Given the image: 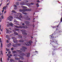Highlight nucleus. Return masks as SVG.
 I'll return each instance as SVG.
<instances>
[{"label":"nucleus","instance_id":"nucleus-1","mask_svg":"<svg viewBox=\"0 0 62 62\" xmlns=\"http://www.w3.org/2000/svg\"><path fill=\"white\" fill-rule=\"evenodd\" d=\"M25 55V54L24 53H21L20 55H18V56L19 57H20V58L21 59H23V55Z\"/></svg>","mask_w":62,"mask_h":62},{"label":"nucleus","instance_id":"nucleus-2","mask_svg":"<svg viewBox=\"0 0 62 62\" xmlns=\"http://www.w3.org/2000/svg\"><path fill=\"white\" fill-rule=\"evenodd\" d=\"M12 39H13V41L14 43H18V40H17L16 38H15V37H12Z\"/></svg>","mask_w":62,"mask_h":62},{"label":"nucleus","instance_id":"nucleus-3","mask_svg":"<svg viewBox=\"0 0 62 62\" xmlns=\"http://www.w3.org/2000/svg\"><path fill=\"white\" fill-rule=\"evenodd\" d=\"M31 41H30L29 42H26L25 43V44L27 46H30L31 45Z\"/></svg>","mask_w":62,"mask_h":62},{"label":"nucleus","instance_id":"nucleus-4","mask_svg":"<svg viewBox=\"0 0 62 62\" xmlns=\"http://www.w3.org/2000/svg\"><path fill=\"white\" fill-rule=\"evenodd\" d=\"M21 31V32H22V33L23 35H27V33H24L26 32V30H22Z\"/></svg>","mask_w":62,"mask_h":62},{"label":"nucleus","instance_id":"nucleus-5","mask_svg":"<svg viewBox=\"0 0 62 62\" xmlns=\"http://www.w3.org/2000/svg\"><path fill=\"white\" fill-rule=\"evenodd\" d=\"M23 48L20 49V50H21L22 52H25V49H26L27 48L25 46H23Z\"/></svg>","mask_w":62,"mask_h":62},{"label":"nucleus","instance_id":"nucleus-6","mask_svg":"<svg viewBox=\"0 0 62 62\" xmlns=\"http://www.w3.org/2000/svg\"><path fill=\"white\" fill-rule=\"evenodd\" d=\"M12 19H13V17L12 16H10L7 18V19L9 21H11Z\"/></svg>","mask_w":62,"mask_h":62},{"label":"nucleus","instance_id":"nucleus-7","mask_svg":"<svg viewBox=\"0 0 62 62\" xmlns=\"http://www.w3.org/2000/svg\"><path fill=\"white\" fill-rule=\"evenodd\" d=\"M53 48H52V50H53V53H52V54L53 55H54V54H55V49H54L55 48H54V47H53Z\"/></svg>","mask_w":62,"mask_h":62},{"label":"nucleus","instance_id":"nucleus-8","mask_svg":"<svg viewBox=\"0 0 62 62\" xmlns=\"http://www.w3.org/2000/svg\"><path fill=\"white\" fill-rule=\"evenodd\" d=\"M25 8H23V10L22 9H20L19 11L20 12H25Z\"/></svg>","mask_w":62,"mask_h":62},{"label":"nucleus","instance_id":"nucleus-9","mask_svg":"<svg viewBox=\"0 0 62 62\" xmlns=\"http://www.w3.org/2000/svg\"><path fill=\"white\" fill-rule=\"evenodd\" d=\"M17 14L18 15H19V17L20 18H21L22 17V16H21L22 15V14L20 13H18Z\"/></svg>","mask_w":62,"mask_h":62},{"label":"nucleus","instance_id":"nucleus-10","mask_svg":"<svg viewBox=\"0 0 62 62\" xmlns=\"http://www.w3.org/2000/svg\"><path fill=\"white\" fill-rule=\"evenodd\" d=\"M26 56L27 57H30V54L29 53H26Z\"/></svg>","mask_w":62,"mask_h":62},{"label":"nucleus","instance_id":"nucleus-11","mask_svg":"<svg viewBox=\"0 0 62 62\" xmlns=\"http://www.w3.org/2000/svg\"><path fill=\"white\" fill-rule=\"evenodd\" d=\"M24 23L26 24H29L30 22L28 21H24Z\"/></svg>","mask_w":62,"mask_h":62},{"label":"nucleus","instance_id":"nucleus-12","mask_svg":"<svg viewBox=\"0 0 62 62\" xmlns=\"http://www.w3.org/2000/svg\"><path fill=\"white\" fill-rule=\"evenodd\" d=\"M25 11H31V9L29 8L28 9H25Z\"/></svg>","mask_w":62,"mask_h":62},{"label":"nucleus","instance_id":"nucleus-13","mask_svg":"<svg viewBox=\"0 0 62 62\" xmlns=\"http://www.w3.org/2000/svg\"><path fill=\"white\" fill-rule=\"evenodd\" d=\"M18 38L19 39H20V38H23V36H22L21 35H18Z\"/></svg>","mask_w":62,"mask_h":62},{"label":"nucleus","instance_id":"nucleus-14","mask_svg":"<svg viewBox=\"0 0 62 62\" xmlns=\"http://www.w3.org/2000/svg\"><path fill=\"white\" fill-rule=\"evenodd\" d=\"M15 45L16 46H21V44L19 43L16 44Z\"/></svg>","mask_w":62,"mask_h":62},{"label":"nucleus","instance_id":"nucleus-15","mask_svg":"<svg viewBox=\"0 0 62 62\" xmlns=\"http://www.w3.org/2000/svg\"><path fill=\"white\" fill-rule=\"evenodd\" d=\"M15 59L16 60H20V58L15 57Z\"/></svg>","mask_w":62,"mask_h":62},{"label":"nucleus","instance_id":"nucleus-16","mask_svg":"<svg viewBox=\"0 0 62 62\" xmlns=\"http://www.w3.org/2000/svg\"><path fill=\"white\" fill-rule=\"evenodd\" d=\"M27 27H27V26H23V28H25L26 29V28H27Z\"/></svg>","mask_w":62,"mask_h":62},{"label":"nucleus","instance_id":"nucleus-17","mask_svg":"<svg viewBox=\"0 0 62 62\" xmlns=\"http://www.w3.org/2000/svg\"><path fill=\"white\" fill-rule=\"evenodd\" d=\"M16 51L17 52H19V53H22V51L20 50H18L17 49L16 50Z\"/></svg>","mask_w":62,"mask_h":62},{"label":"nucleus","instance_id":"nucleus-18","mask_svg":"<svg viewBox=\"0 0 62 62\" xmlns=\"http://www.w3.org/2000/svg\"><path fill=\"white\" fill-rule=\"evenodd\" d=\"M23 40L21 39L19 41V42H23Z\"/></svg>","mask_w":62,"mask_h":62},{"label":"nucleus","instance_id":"nucleus-19","mask_svg":"<svg viewBox=\"0 0 62 62\" xmlns=\"http://www.w3.org/2000/svg\"><path fill=\"white\" fill-rule=\"evenodd\" d=\"M21 7L22 8H27V7H26L23 6H21Z\"/></svg>","mask_w":62,"mask_h":62},{"label":"nucleus","instance_id":"nucleus-20","mask_svg":"<svg viewBox=\"0 0 62 62\" xmlns=\"http://www.w3.org/2000/svg\"><path fill=\"white\" fill-rule=\"evenodd\" d=\"M15 27H16V28H19V26H17V25H15Z\"/></svg>","mask_w":62,"mask_h":62},{"label":"nucleus","instance_id":"nucleus-21","mask_svg":"<svg viewBox=\"0 0 62 62\" xmlns=\"http://www.w3.org/2000/svg\"><path fill=\"white\" fill-rule=\"evenodd\" d=\"M13 46L14 47H17V46L16 45L13 44Z\"/></svg>","mask_w":62,"mask_h":62},{"label":"nucleus","instance_id":"nucleus-22","mask_svg":"<svg viewBox=\"0 0 62 62\" xmlns=\"http://www.w3.org/2000/svg\"><path fill=\"white\" fill-rule=\"evenodd\" d=\"M10 61L11 62H14V60H13L12 59H10Z\"/></svg>","mask_w":62,"mask_h":62},{"label":"nucleus","instance_id":"nucleus-23","mask_svg":"<svg viewBox=\"0 0 62 62\" xmlns=\"http://www.w3.org/2000/svg\"><path fill=\"white\" fill-rule=\"evenodd\" d=\"M12 12L13 13H16V12L14 10H13L12 11Z\"/></svg>","mask_w":62,"mask_h":62},{"label":"nucleus","instance_id":"nucleus-24","mask_svg":"<svg viewBox=\"0 0 62 62\" xmlns=\"http://www.w3.org/2000/svg\"><path fill=\"white\" fill-rule=\"evenodd\" d=\"M13 56H15V57H17L18 55L16 54H13Z\"/></svg>","mask_w":62,"mask_h":62},{"label":"nucleus","instance_id":"nucleus-25","mask_svg":"<svg viewBox=\"0 0 62 62\" xmlns=\"http://www.w3.org/2000/svg\"><path fill=\"white\" fill-rule=\"evenodd\" d=\"M14 34L16 35H18V34L16 32H14Z\"/></svg>","mask_w":62,"mask_h":62},{"label":"nucleus","instance_id":"nucleus-26","mask_svg":"<svg viewBox=\"0 0 62 62\" xmlns=\"http://www.w3.org/2000/svg\"><path fill=\"white\" fill-rule=\"evenodd\" d=\"M19 28H22L23 27V26H19Z\"/></svg>","mask_w":62,"mask_h":62},{"label":"nucleus","instance_id":"nucleus-27","mask_svg":"<svg viewBox=\"0 0 62 62\" xmlns=\"http://www.w3.org/2000/svg\"><path fill=\"white\" fill-rule=\"evenodd\" d=\"M14 22L17 23H18V21H17V20H16L14 19Z\"/></svg>","mask_w":62,"mask_h":62},{"label":"nucleus","instance_id":"nucleus-28","mask_svg":"<svg viewBox=\"0 0 62 62\" xmlns=\"http://www.w3.org/2000/svg\"><path fill=\"white\" fill-rule=\"evenodd\" d=\"M16 5H17V6H18L19 5V2H16Z\"/></svg>","mask_w":62,"mask_h":62},{"label":"nucleus","instance_id":"nucleus-29","mask_svg":"<svg viewBox=\"0 0 62 62\" xmlns=\"http://www.w3.org/2000/svg\"><path fill=\"white\" fill-rule=\"evenodd\" d=\"M26 20H30V18L28 17H27L26 18Z\"/></svg>","mask_w":62,"mask_h":62},{"label":"nucleus","instance_id":"nucleus-30","mask_svg":"<svg viewBox=\"0 0 62 62\" xmlns=\"http://www.w3.org/2000/svg\"><path fill=\"white\" fill-rule=\"evenodd\" d=\"M1 46H0V47L1 48H2L3 47V44L2 43H1Z\"/></svg>","mask_w":62,"mask_h":62},{"label":"nucleus","instance_id":"nucleus-31","mask_svg":"<svg viewBox=\"0 0 62 62\" xmlns=\"http://www.w3.org/2000/svg\"><path fill=\"white\" fill-rule=\"evenodd\" d=\"M9 25L11 26H13V24L12 23L9 24Z\"/></svg>","mask_w":62,"mask_h":62},{"label":"nucleus","instance_id":"nucleus-32","mask_svg":"<svg viewBox=\"0 0 62 62\" xmlns=\"http://www.w3.org/2000/svg\"><path fill=\"white\" fill-rule=\"evenodd\" d=\"M6 8H3L2 9L3 10L2 11V12H4V9H6Z\"/></svg>","mask_w":62,"mask_h":62},{"label":"nucleus","instance_id":"nucleus-33","mask_svg":"<svg viewBox=\"0 0 62 62\" xmlns=\"http://www.w3.org/2000/svg\"><path fill=\"white\" fill-rule=\"evenodd\" d=\"M10 46V45L9 44H7V47H9Z\"/></svg>","mask_w":62,"mask_h":62},{"label":"nucleus","instance_id":"nucleus-34","mask_svg":"<svg viewBox=\"0 0 62 62\" xmlns=\"http://www.w3.org/2000/svg\"><path fill=\"white\" fill-rule=\"evenodd\" d=\"M23 14H25V15H26L27 14V13H24L23 12H22Z\"/></svg>","mask_w":62,"mask_h":62},{"label":"nucleus","instance_id":"nucleus-35","mask_svg":"<svg viewBox=\"0 0 62 62\" xmlns=\"http://www.w3.org/2000/svg\"><path fill=\"white\" fill-rule=\"evenodd\" d=\"M6 50L7 51H9V49H8L7 48H6Z\"/></svg>","mask_w":62,"mask_h":62},{"label":"nucleus","instance_id":"nucleus-36","mask_svg":"<svg viewBox=\"0 0 62 62\" xmlns=\"http://www.w3.org/2000/svg\"><path fill=\"white\" fill-rule=\"evenodd\" d=\"M15 30L16 31H19V29H15Z\"/></svg>","mask_w":62,"mask_h":62},{"label":"nucleus","instance_id":"nucleus-37","mask_svg":"<svg viewBox=\"0 0 62 62\" xmlns=\"http://www.w3.org/2000/svg\"><path fill=\"white\" fill-rule=\"evenodd\" d=\"M0 61L1 62H3V61L2 60V58H0Z\"/></svg>","mask_w":62,"mask_h":62},{"label":"nucleus","instance_id":"nucleus-38","mask_svg":"<svg viewBox=\"0 0 62 62\" xmlns=\"http://www.w3.org/2000/svg\"><path fill=\"white\" fill-rule=\"evenodd\" d=\"M13 53H16V51H13Z\"/></svg>","mask_w":62,"mask_h":62},{"label":"nucleus","instance_id":"nucleus-39","mask_svg":"<svg viewBox=\"0 0 62 62\" xmlns=\"http://www.w3.org/2000/svg\"><path fill=\"white\" fill-rule=\"evenodd\" d=\"M1 17L2 18V19H4V16H3V15L1 16Z\"/></svg>","mask_w":62,"mask_h":62},{"label":"nucleus","instance_id":"nucleus-40","mask_svg":"<svg viewBox=\"0 0 62 62\" xmlns=\"http://www.w3.org/2000/svg\"><path fill=\"white\" fill-rule=\"evenodd\" d=\"M14 7H15V8H16L17 7V6L15 5H14Z\"/></svg>","mask_w":62,"mask_h":62},{"label":"nucleus","instance_id":"nucleus-41","mask_svg":"<svg viewBox=\"0 0 62 62\" xmlns=\"http://www.w3.org/2000/svg\"><path fill=\"white\" fill-rule=\"evenodd\" d=\"M27 5H28V6H30L31 5L30 4L28 3L27 4Z\"/></svg>","mask_w":62,"mask_h":62},{"label":"nucleus","instance_id":"nucleus-42","mask_svg":"<svg viewBox=\"0 0 62 62\" xmlns=\"http://www.w3.org/2000/svg\"><path fill=\"white\" fill-rule=\"evenodd\" d=\"M7 27H9V25L8 24H7Z\"/></svg>","mask_w":62,"mask_h":62},{"label":"nucleus","instance_id":"nucleus-43","mask_svg":"<svg viewBox=\"0 0 62 62\" xmlns=\"http://www.w3.org/2000/svg\"><path fill=\"white\" fill-rule=\"evenodd\" d=\"M3 51H1V53L2 55H3Z\"/></svg>","mask_w":62,"mask_h":62},{"label":"nucleus","instance_id":"nucleus-44","mask_svg":"<svg viewBox=\"0 0 62 62\" xmlns=\"http://www.w3.org/2000/svg\"><path fill=\"white\" fill-rule=\"evenodd\" d=\"M6 42H7V43H8V42H9V41H8V40H7L6 41Z\"/></svg>","mask_w":62,"mask_h":62},{"label":"nucleus","instance_id":"nucleus-45","mask_svg":"<svg viewBox=\"0 0 62 62\" xmlns=\"http://www.w3.org/2000/svg\"><path fill=\"white\" fill-rule=\"evenodd\" d=\"M11 50H12V51L13 50V49H14L13 48V47H12V48H11Z\"/></svg>","mask_w":62,"mask_h":62},{"label":"nucleus","instance_id":"nucleus-46","mask_svg":"<svg viewBox=\"0 0 62 62\" xmlns=\"http://www.w3.org/2000/svg\"><path fill=\"white\" fill-rule=\"evenodd\" d=\"M9 54H11V52H10V51H9L8 52Z\"/></svg>","mask_w":62,"mask_h":62},{"label":"nucleus","instance_id":"nucleus-47","mask_svg":"<svg viewBox=\"0 0 62 62\" xmlns=\"http://www.w3.org/2000/svg\"><path fill=\"white\" fill-rule=\"evenodd\" d=\"M6 30L7 31H9V30H8V29H6Z\"/></svg>","mask_w":62,"mask_h":62},{"label":"nucleus","instance_id":"nucleus-48","mask_svg":"<svg viewBox=\"0 0 62 62\" xmlns=\"http://www.w3.org/2000/svg\"><path fill=\"white\" fill-rule=\"evenodd\" d=\"M31 5H34V3H31Z\"/></svg>","mask_w":62,"mask_h":62},{"label":"nucleus","instance_id":"nucleus-49","mask_svg":"<svg viewBox=\"0 0 62 62\" xmlns=\"http://www.w3.org/2000/svg\"><path fill=\"white\" fill-rule=\"evenodd\" d=\"M22 24V25H25V24L24 23H23Z\"/></svg>","mask_w":62,"mask_h":62},{"label":"nucleus","instance_id":"nucleus-50","mask_svg":"<svg viewBox=\"0 0 62 62\" xmlns=\"http://www.w3.org/2000/svg\"><path fill=\"white\" fill-rule=\"evenodd\" d=\"M2 21V19L0 18V22H1Z\"/></svg>","mask_w":62,"mask_h":62},{"label":"nucleus","instance_id":"nucleus-51","mask_svg":"<svg viewBox=\"0 0 62 62\" xmlns=\"http://www.w3.org/2000/svg\"><path fill=\"white\" fill-rule=\"evenodd\" d=\"M6 37L7 38H9V37H8V35H7L6 36Z\"/></svg>","mask_w":62,"mask_h":62},{"label":"nucleus","instance_id":"nucleus-52","mask_svg":"<svg viewBox=\"0 0 62 62\" xmlns=\"http://www.w3.org/2000/svg\"><path fill=\"white\" fill-rule=\"evenodd\" d=\"M9 31H6V33H7L8 34V33H9Z\"/></svg>","mask_w":62,"mask_h":62},{"label":"nucleus","instance_id":"nucleus-53","mask_svg":"<svg viewBox=\"0 0 62 62\" xmlns=\"http://www.w3.org/2000/svg\"><path fill=\"white\" fill-rule=\"evenodd\" d=\"M32 26H33V27H35V26L34 25V24L32 25Z\"/></svg>","mask_w":62,"mask_h":62},{"label":"nucleus","instance_id":"nucleus-54","mask_svg":"<svg viewBox=\"0 0 62 62\" xmlns=\"http://www.w3.org/2000/svg\"><path fill=\"white\" fill-rule=\"evenodd\" d=\"M6 12H7V11H5L4 12V14H5V13H6Z\"/></svg>","mask_w":62,"mask_h":62},{"label":"nucleus","instance_id":"nucleus-55","mask_svg":"<svg viewBox=\"0 0 62 62\" xmlns=\"http://www.w3.org/2000/svg\"><path fill=\"white\" fill-rule=\"evenodd\" d=\"M19 62H23V61H19Z\"/></svg>","mask_w":62,"mask_h":62},{"label":"nucleus","instance_id":"nucleus-56","mask_svg":"<svg viewBox=\"0 0 62 62\" xmlns=\"http://www.w3.org/2000/svg\"><path fill=\"white\" fill-rule=\"evenodd\" d=\"M21 4H22L21 5H24V3H21Z\"/></svg>","mask_w":62,"mask_h":62},{"label":"nucleus","instance_id":"nucleus-57","mask_svg":"<svg viewBox=\"0 0 62 62\" xmlns=\"http://www.w3.org/2000/svg\"><path fill=\"white\" fill-rule=\"evenodd\" d=\"M10 56H12V55L11 54H10Z\"/></svg>","mask_w":62,"mask_h":62},{"label":"nucleus","instance_id":"nucleus-58","mask_svg":"<svg viewBox=\"0 0 62 62\" xmlns=\"http://www.w3.org/2000/svg\"><path fill=\"white\" fill-rule=\"evenodd\" d=\"M9 60V58H7V60L8 61V60Z\"/></svg>","mask_w":62,"mask_h":62},{"label":"nucleus","instance_id":"nucleus-59","mask_svg":"<svg viewBox=\"0 0 62 62\" xmlns=\"http://www.w3.org/2000/svg\"><path fill=\"white\" fill-rule=\"evenodd\" d=\"M1 25H0V30H1Z\"/></svg>","mask_w":62,"mask_h":62},{"label":"nucleus","instance_id":"nucleus-60","mask_svg":"<svg viewBox=\"0 0 62 62\" xmlns=\"http://www.w3.org/2000/svg\"><path fill=\"white\" fill-rule=\"evenodd\" d=\"M10 56H9V55H8V57L9 58H10Z\"/></svg>","mask_w":62,"mask_h":62},{"label":"nucleus","instance_id":"nucleus-61","mask_svg":"<svg viewBox=\"0 0 62 62\" xmlns=\"http://www.w3.org/2000/svg\"><path fill=\"white\" fill-rule=\"evenodd\" d=\"M52 27V28H55V26H54V27Z\"/></svg>","mask_w":62,"mask_h":62},{"label":"nucleus","instance_id":"nucleus-62","mask_svg":"<svg viewBox=\"0 0 62 62\" xmlns=\"http://www.w3.org/2000/svg\"><path fill=\"white\" fill-rule=\"evenodd\" d=\"M9 45H11V43H9Z\"/></svg>","mask_w":62,"mask_h":62},{"label":"nucleus","instance_id":"nucleus-63","mask_svg":"<svg viewBox=\"0 0 62 62\" xmlns=\"http://www.w3.org/2000/svg\"><path fill=\"white\" fill-rule=\"evenodd\" d=\"M2 3H1L0 4V6H1V5H2Z\"/></svg>","mask_w":62,"mask_h":62},{"label":"nucleus","instance_id":"nucleus-64","mask_svg":"<svg viewBox=\"0 0 62 62\" xmlns=\"http://www.w3.org/2000/svg\"><path fill=\"white\" fill-rule=\"evenodd\" d=\"M8 55H9V54H7V56H8Z\"/></svg>","mask_w":62,"mask_h":62}]
</instances>
